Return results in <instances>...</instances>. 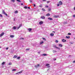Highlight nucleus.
I'll return each instance as SVG.
<instances>
[{
  "instance_id": "f257e3e1",
  "label": "nucleus",
  "mask_w": 75,
  "mask_h": 75,
  "mask_svg": "<svg viewBox=\"0 0 75 75\" xmlns=\"http://www.w3.org/2000/svg\"><path fill=\"white\" fill-rule=\"evenodd\" d=\"M45 66L47 67V68H50V64H46Z\"/></svg>"
},
{
  "instance_id": "f03ea898",
  "label": "nucleus",
  "mask_w": 75,
  "mask_h": 75,
  "mask_svg": "<svg viewBox=\"0 0 75 75\" xmlns=\"http://www.w3.org/2000/svg\"><path fill=\"white\" fill-rule=\"evenodd\" d=\"M59 4L60 5V6H61V5H62L63 4V3H62V2L61 1H60L59 2Z\"/></svg>"
},
{
  "instance_id": "7ed1b4c3",
  "label": "nucleus",
  "mask_w": 75,
  "mask_h": 75,
  "mask_svg": "<svg viewBox=\"0 0 75 75\" xmlns=\"http://www.w3.org/2000/svg\"><path fill=\"white\" fill-rule=\"evenodd\" d=\"M23 71H21L18 73H16V75H17V74H21V73H22V72H23Z\"/></svg>"
},
{
  "instance_id": "20e7f679",
  "label": "nucleus",
  "mask_w": 75,
  "mask_h": 75,
  "mask_svg": "<svg viewBox=\"0 0 75 75\" xmlns=\"http://www.w3.org/2000/svg\"><path fill=\"white\" fill-rule=\"evenodd\" d=\"M4 34V33H2L0 35V37H2Z\"/></svg>"
},
{
  "instance_id": "39448f33",
  "label": "nucleus",
  "mask_w": 75,
  "mask_h": 75,
  "mask_svg": "<svg viewBox=\"0 0 75 75\" xmlns=\"http://www.w3.org/2000/svg\"><path fill=\"white\" fill-rule=\"evenodd\" d=\"M54 18H58V17H59V16H57V15H54Z\"/></svg>"
},
{
  "instance_id": "423d86ee",
  "label": "nucleus",
  "mask_w": 75,
  "mask_h": 75,
  "mask_svg": "<svg viewBox=\"0 0 75 75\" xmlns=\"http://www.w3.org/2000/svg\"><path fill=\"white\" fill-rule=\"evenodd\" d=\"M11 38H14V35H10Z\"/></svg>"
},
{
  "instance_id": "0eeeda50",
  "label": "nucleus",
  "mask_w": 75,
  "mask_h": 75,
  "mask_svg": "<svg viewBox=\"0 0 75 75\" xmlns=\"http://www.w3.org/2000/svg\"><path fill=\"white\" fill-rule=\"evenodd\" d=\"M45 17L44 16H42L41 17V18H42V19H45Z\"/></svg>"
},
{
  "instance_id": "6e6552de",
  "label": "nucleus",
  "mask_w": 75,
  "mask_h": 75,
  "mask_svg": "<svg viewBox=\"0 0 75 75\" xmlns=\"http://www.w3.org/2000/svg\"><path fill=\"white\" fill-rule=\"evenodd\" d=\"M39 66H40V64H38L37 65L35 66V68H37L38 67H39Z\"/></svg>"
},
{
  "instance_id": "1a4fd4ad",
  "label": "nucleus",
  "mask_w": 75,
  "mask_h": 75,
  "mask_svg": "<svg viewBox=\"0 0 75 75\" xmlns=\"http://www.w3.org/2000/svg\"><path fill=\"white\" fill-rule=\"evenodd\" d=\"M43 23V22L42 21H40V22H39V24H42Z\"/></svg>"
},
{
  "instance_id": "9d476101",
  "label": "nucleus",
  "mask_w": 75,
  "mask_h": 75,
  "mask_svg": "<svg viewBox=\"0 0 75 75\" xmlns=\"http://www.w3.org/2000/svg\"><path fill=\"white\" fill-rule=\"evenodd\" d=\"M48 20H53V19L50 18H48Z\"/></svg>"
},
{
  "instance_id": "9b49d317",
  "label": "nucleus",
  "mask_w": 75,
  "mask_h": 75,
  "mask_svg": "<svg viewBox=\"0 0 75 75\" xmlns=\"http://www.w3.org/2000/svg\"><path fill=\"white\" fill-rule=\"evenodd\" d=\"M59 45L60 47H62V45L61 44H59Z\"/></svg>"
},
{
  "instance_id": "f8f14e48",
  "label": "nucleus",
  "mask_w": 75,
  "mask_h": 75,
  "mask_svg": "<svg viewBox=\"0 0 75 75\" xmlns=\"http://www.w3.org/2000/svg\"><path fill=\"white\" fill-rule=\"evenodd\" d=\"M54 34L53 33H51L50 34V36H52V37H53V36H54Z\"/></svg>"
},
{
  "instance_id": "ddd939ff",
  "label": "nucleus",
  "mask_w": 75,
  "mask_h": 75,
  "mask_svg": "<svg viewBox=\"0 0 75 75\" xmlns=\"http://www.w3.org/2000/svg\"><path fill=\"white\" fill-rule=\"evenodd\" d=\"M28 30L29 31V32H30V31H31V30H32V29L31 28H28Z\"/></svg>"
},
{
  "instance_id": "4468645a",
  "label": "nucleus",
  "mask_w": 75,
  "mask_h": 75,
  "mask_svg": "<svg viewBox=\"0 0 75 75\" xmlns=\"http://www.w3.org/2000/svg\"><path fill=\"white\" fill-rule=\"evenodd\" d=\"M62 42H66V40H65L64 39H63L62 40Z\"/></svg>"
},
{
  "instance_id": "2eb2a0df",
  "label": "nucleus",
  "mask_w": 75,
  "mask_h": 75,
  "mask_svg": "<svg viewBox=\"0 0 75 75\" xmlns=\"http://www.w3.org/2000/svg\"><path fill=\"white\" fill-rule=\"evenodd\" d=\"M14 13H15V14H17V13H18V11H15Z\"/></svg>"
},
{
  "instance_id": "dca6fc26",
  "label": "nucleus",
  "mask_w": 75,
  "mask_h": 75,
  "mask_svg": "<svg viewBox=\"0 0 75 75\" xmlns=\"http://www.w3.org/2000/svg\"><path fill=\"white\" fill-rule=\"evenodd\" d=\"M70 44H74V42H70Z\"/></svg>"
},
{
  "instance_id": "f3484780",
  "label": "nucleus",
  "mask_w": 75,
  "mask_h": 75,
  "mask_svg": "<svg viewBox=\"0 0 75 75\" xmlns=\"http://www.w3.org/2000/svg\"><path fill=\"white\" fill-rule=\"evenodd\" d=\"M43 42H43V41H41V42H40V45H41V44H43Z\"/></svg>"
},
{
  "instance_id": "a211bd4d",
  "label": "nucleus",
  "mask_w": 75,
  "mask_h": 75,
  "mask_svg": "<svg viewBox=\"0 0 75 75\" xmlns=\"http://www.w3.org/2000/svg\"><path fill=\"white\" fill-rule=\"evenodd\" d=\"M49 10H48L49 11H51V8H48Z\"/></svg>"
},
{
  "instance_id": "6ab92c4d",
  "label": "nucleus",
  "mask_w": 75,
  "mask_h": 75,
  "mask_svg": "<svg viewBox=\"0 0 75 75\" xmlns=\"http://www.w3.org/2000/svg\"><path fill=\"white\" fill-rule=\"evenodd\" d=\"M13 28L14 30H16L17 28H16V27L14 26L13 27Z\"/></svg>"
},
{
  "instance_id": "aec40b11",
  "label": "nucleus",
  "mask_w": 75,
  "mask_h": 75,
  "mask_svg": "<svg viewBox=\"0 0 75 75\" xmlns=\"http://www.w3.org/2000/svg\"><path fill=\"white\" fill-rule=\"evenodd\" d=\"M17 55H14V57H13V58H17Z\"/></svg>"
},
{
  "instance_id": "412c9836",
  "label": "nucleus",
  "mask_w": 75,
  "mask_h": 75,
  "mask_svg": "<svg viewBox=\"0 0 75 75\" xmlns=\"http://www.w3.org/2000/svg\"><path fill=\"white\" fill-rule=\"evenodd\" d=\"M47 16H50V14L49 13H47L46 14Z\"/></svg>"
},
{
  "instance_id": "4be33fe9",
  "label": "nucleus",
  "mask_w": 75,
  "mask_h": 75,
  "mask_svg": "<svg viewBox=\"0 0 75 75\" xmlns=\"http://www.w3.org/2000/svg\"><path fill=\"white\" fill-rule=\"evenodd\" d=\"M4 14L5 15H6V16H8V15H7V13H6L5 12L4 13Z\"/></svg>"
},
{
  "instance_id": "5701e85b",
  "label": "nucleus",
  "mask_w": 75,
  "mask_h": 75,
  "mask_svg": "<svg viewBox=\"0 0 75 75\" xmlns=\"http://www.w3.org/2000/svg\"><path fill=\"white\" fill-rule=\"evenodd\" d=\"M11 1H12L13 3L15 2V0H11Z\"/></svg>"
},
{
  "instance_id": "b1692460",
  "label": "nucleus",
  "mask_w": 75,
  "mask_h": 75,
  "mask_svg": "<svg viewBox=\"0 0 75 75\" xmlns=\"http://www.w3.org/2000/svg\"><path fill=\"white\" fill-rule=\"evenodd\" d=\"M42 10H43V11H45V8H42Z\"/></svg>"
},
{
  "instance_id": "393cba45",
  "label": "nucleus",
  "mask_w": 75,
  "mask_h": 75,
  "mask_svg": "<svg viewBox=\"0 0 75 75\" xmlns=\"http://www.w3.org/2000/svg\"><path fill=\"white\" fill-rule=\"evenodd\" d=\"M5 64V62H3L2 63V65H4Z\"/></svg>"
},
{
  "instance_id": "a878e982",
  "label": "nucleus",
  "mask_w": 75,
  "mask_h": 75,
  "mask_svg": "<svg viewBox=\"0 0 75 75\" xmlns=\"http://www.w3.org/2000/svg\"><path fill=\"white\" fill-rule=\"evenodd\" d=\"M53 52L54 53V52H57V51L55 50H54L53 51Z\"/></svg>"
},
{
  "instance_id": "bb28decb",
  "label": "nucleus",
  "mask_w": 75,
  "mask_h": 75,
  "mask_svg": "<svg viewBox=\"0 0 75 75\" xmlns=\"http://www.w3.org/2000/svg\"><path fill=\"white\" fill-rule=\"evenodd\" d=\"M42 55H43L44 56H46L47 55V54H42Z\"/></svg>"
},
{
  "instance_id": "cd10ccee",
  "label": "nucleus",
  "mask_w": 75,
  "mask_h": 75,
  "mask_svg": "<svg viewBox=\"0 0 75 75\" xmlns=\"http://www.w3.org/2000/svg\"><path fill=\"white\" fill-rule=\"evenodd\" d=\"M16 69H12V71H16Z\"/></svg>"
},
{
  "instance_id": "c85d7f7f",
  "label": "nucleus",
  "mask_w": 75,
  "mask_h": 75,
  "mask_svg": "<svg viewBox=\"0 0 75 75\" xmlns=\"http://www.w3.org/2000/svg\"><path fill=\"white\" fill-rule=\"evenodd\" d=\"M66 38H70V37H69V36H66Z\"/></svg>"
},
{
  "instance_id": "c756f323",
  "label": "nucleus",
  "mask_w": 75,
  "mask_h": 75,
  "mask_svg": "<svg viewBox=\"0 0 75 75\" xmlns=\"http://www.w3.org/2000/svg\"><path fill=\"white\" fill-rule=\"evenodd\" d=\"M17 59H20V57H18L17 58Z\"/></svg>"
},
{
  "instance_id": "7c9ffc66",
  "label": "nucleus",
  "mask_w": 75,
  "mask_h": 75,
  "mask_svg": "<svg viewBox=\"0 0 75 75\" xmlns=\"http://www.w3.org/2000/svg\"><path fill=\"white\" fill-rule=\"evenodd\" d=\"M17 1H18V2H21V1L19 0H16Z\"/></svg>"
},
{
  "instance_id": "2f4dec72",
  "label": "nucleus",
  "mask_w": 75,
  "mask_h": 75,
  "mask_svg": "<svg viewBox=\"0 0 75 75\" xmlns=\"http://www.w3.org/2000/svg\"><path fill=\"white\" fill-rule=\"evenodd\" d=\"M20 28L19 26L18 27L16 28V29L17 30H18Z\"/></svg>"
},
{
  "instance_id": "473e14b6",
  "label": "nucleus",
  "mask_w": 75,
  "mask_h": 75,
  "mask_svg": "<svg viewBox=\"0 0 75 75\" xmlns=\"http://www.w3.org/2000/svg\"><path fill=\"white\" fill-rule=\"evenodd\" d=\"M42 39H43V40H45V41H46V39H45V38H43Z\"/></svg>"
},
{
  "instance_id": "72a5a7b5",
  "label": "nucleus",
  "mask_w": 75,
  "mask_h": 75,
  "mask_svg": "<svg viewBox=\"0 0 75 75\" xmlns=\"http://www.w3.org/2000/svg\"><path fill=\"white\" fill-rule=\"evenodd\" d=\"M21 26H22V24H20V25H19V27L20 28V27H21Z\"/></svg>"
},
{
  "instance_id": "f704fd0d",
  "label": "nucleus",
  "mask_w": 75,
  "mask_h": 75,
  "mask_svg": "<svg viewBox=\"0 0 75 75\" xmlns=\"http://www.w3.org/2000/svg\"><path fill=\"white\" fill-rule=\"evenodd\" d=\"M55 42H56V43H58V41L57 40H56L55 41Z\"/></svg>"
},
{
  "instance_id": "c9c22d12",
  "label": "nucleus",
  "mask_w": 75,
  "mask_h": 75,
  "mask_svg": "<svg viewBox=\"0 0 75 75\" xmlns=\"http://www.w3.org/2000/svg\"><path fill=\"white\" fill-rule=\"evenodd\" d=\"M0 17H3V16H2V15L0 14Z\"/></svg>"
},
{
  "instance_id": "e433bc0d",
  "label": "nucleus",
  "mask_w": 75,
  "mask_h": 75,
  "mask_svg": "<svg viewBox=\"0 0 75 75\" xmlns=\"http://www.w3.org/2000/svg\"><path fill=\"white\" fill-rule=\"evenodd\" d=\"M63 24H67V22H64L63 23Z\"/></svg>"
},
{
  "instance_id": "4c0bfd02",
  "label": "nucleus",
  "mask_w": 75,
  "mask_h": 75,
  "mask_svg": "<svg viewBox=\"0 0 75 75\" xmlns=\"http://www.w3.org/2000/svg\"><path fill=\"white\" fill-rule=\"evenodd\" d=\"M26 51H29L30 50V49H26Z\"/></svg>"
},
{
  "instance_id": "58836bf2",
  "label": "nucleus",
  "mask_w": 75,
  "mask_h": 75,
  "mask_svg": "<svg viewBox=\"0 0 75 75\" xmlns=\"http://www.w3.org/2000/svg\"><path fill=\"white\" fill-rule=\"evenodd\" d=\"M45 7H46V8H48V6H47V5H46L45 6Z\"/></svg>"
},
{
  "instance_id": "ea45409f",
  "label": "nucleus",
  "mask_w": 75,
  "mask_h": 75,
  "mask_svg": "<svg viewBox=\"0 0 75 75\" xmlns=\"http://www.w3.org/2000/svg\"><path fill=\"white\" fill-rule=\"evenodd\" d=\"M12 64V63L11 62L9 63L8 64V65H11Z\"/></svg>"
},
{
  "instance_id": "a19ab883",
  "label": "nucleus",
  "mask_w": 75,
  "mask_h": 75,
  "mask_svg": "<svg viewBox=\"0 0 75 75\" xmlns=\"http://www.w3.org/2000/svg\"><path fill=\"white\" fill-rule=\"evenodd\" d=\"M40 7H42V5H40Z\"/></svg>"
},
{
  "instance_id": "79ce46f5",
  "label": "nucleus",
  "mask_w": 75,
  "mask_h": 75,
  "mask_svg": "<svg viewBox=\"0 0 75 75\" xmlns=\"http://www.w3.org/2000/svg\"><path fill=\"white\" fill-rule=\"evenodd\" d=\"M59 5H60L59 4H57V6L58 7L59 6Z\"/></svg>"
},
{
  "instance_id": "37998d69",
  "label": "nucleus",
  "mask_w": 75,
  "mask_h": 75,
  "mask_svg": "<svg viewBox=\"0 0 75 75\" xmlns=\"http://www.w3.org/2000/svg\"><path fill=\"white\" fill-rule=\"evenodd\" d=\"M68 35H71V34L70 33H68Z\"/></svg>"
},
{
  "instance_id": "c03bdc74",
  "label": "nucleus",
  "mask_w": 75,
  "mask_h": 75,
  "mask_svg": "<svg viewBox=\"0 0 75 75\" xmlns=\"http://www.w3.org/2000/svg\"><path fill=\"white\" fill-rule=\"evenodd\" d=\"M30 3H32V0H30Z\"/></svg>"
},
{
  "instance_id": "a18cd8bd",
  "label": "nucleus",
  "mask_w": 75,
  "mask_h": 75,
  "mask_svg": "<svg viewBox=\"0 0 75 75\" xmlns=\"http://www.w3.org/2000/svg\"><path fill=\"white\" fill-rule=\"evenodd\" d=\"M24 8H25L27 9V6H25L24 7Z\"/></svg>"
},
{
  "instance_id": "49530a36",
  "label": "nucleus",
  "mask_w": 75,
  "mask_h": 75,
  "mask_svg": "<svg viewBox=\"0 0 75 75\" xmlns=\"http://www.w3.org/2000/svg\"><path fill=\"white\" fill-rule=\"evenodd\" d=\"M4 14L5 13V11H3L2 12Z\"/></svg>"
},
{
  "instance_id": "de8ad7c7",
  "label": "nucleus",
  "mask_w": 75,
  "mask_h": 75,
  "mask_svg": "<svg viewBox=\"0 0 75 75\" xmlns=\"http://www.w3.org/2000/svg\"><path fill=\"white\" fill-rule=\"evenodd\" d=\"M56 48H57V49H58L59 50H60V48L59 47H56Z\"/></svg>"
},
{
  "instance_id": "09e8293b",
  "label": "nucleus",
  "mask_w": 75,
  "mask_h": 75,
  "mask_svg": "<svg viewBox=\"0 0 75 75\" xmlns=\"http://www.w3.org/2000/svg\"><path fill=\"white\" fill-rule=\"evenodd\" d=\"M40 52H38V53L39 54H40Z\"/></svg>"
},
{
  "instance_id": "8fccbe9b",
  "label": "nucleus",
  "mask_w": 75,
  "mask_h": 75,
  "mask_svg": "<svg viewBox=\"0 0 75 75\" xmlns=\"http://www.w3.org/2000/svg\"><path fill=\"white\" fill-rule=\"evenodd\" d=\"M8 47H7L6 48V49L7 50H8Z\"/></svg>"
},
{
  "instance_id": "3c124183",
  "label": "nucleus",
  "mask_w": 75,
  "mask_h": 75,
  "mask_svg": "<svg viewBox=\"0 0 75 75\" xmlns=\"http://www.w3.org/2000/svg\"><path fill=\"white\" fill-rule=\"evenodd\" d=\"M43 1H46L47 0H43Z\"/></svg>"
},
{
  "instance_id": "603ef678",
  "label": "nucleus",
  "mask_w": 75,
  "mask_h": 75,
  "mask_svg": "<svg viewBox=\"0 0 75 75\" xmlns=\"http://www.w3.org/2000/svg\"><path fill=\"white\" fill-rule=\"evenodd\" d=\"M21 40L22 39V40H24V38H21L20 39Z\"/></svg>"
},
{
  "instance_id": "864d4df0",
  "label": "nucleus",
  "mask_w": 75,
  "mask_h": 75,
  "mask_svg": "<svg viewBox=\"0 0 75 75\" xmlns=\"http://www.w3.org/2000/svg\"><path fill=\"white\" fill-rule=\"evenodd\" d=\"M54 59V61H56V59L54 58V59Z\"/></svg>"
},
{
  "instance_id": "5fc2aeb1",
  "label": "nucleus",
  "mask_w": 75,
  "mask_h": 75,
  "mask_svg": "<svg viewBox=\"0 0 75 75\" xmlns=\"http://www.w3.org/2000/svg\"><path fill=\"white\" fill-rule=\"evenodd\" d=\"M33 6H34V7H35V4H33Z\"/></svg>"
},
{
  "instance_id": "6e6d98bb",
  "label": "nucleus",
  "mask_w": 75,
  "mask_h": 75,
  "mask_svg": "<svg viewBox=\"0 0 75 75\" xmlns=\"http://www.w3.org/2000/svg\"><path fill=\"white\" fill-rule=\"evenodd\" d=\"M73 17H74V18H75V15H73Z\"/></svg>"
},
{
  "instance_id": "4d7b16f0",
  "label": "nucleus",
  "mask_w": 75,
  "mask_h": 75,
  "mask_svg": "<svg viewBox=\"0 0 75 75\" xmlns=\"http://www.w3.org/2000/svg\"><path fill=\"white\" fill-rule=\"evenodd\" d=\"M73 63H75V60L73 61Z\"/></svg>"
},
{
  "instance_id": "13d9d810",
  "label": "nucleus",
  "mask_w": 75,
  "mask_h": 75,
  "mask_svg": "<svg viewBox=\"0 0 75 75\" xmlns=\"http://www.w3.org/2000/svg\"><path fill=\"white\" fill-rule=\"evenodd\" d=\"M28 9H30V7H28Z\"/></svg>"
},
{
  "instance_id": "bf43d9fd",
  "label": "nucleus",
  "mask_w": 75,
  "mask_h": 75,
  "mask_svg": "<svg viewBox=\"0 0 75 75\" xmlns=\"http://www.w3.org/2000/svg\"><path fill=\"white\" fill-rule=\"evenodd\" d=\"M52 33H55V31H52Z\"/></svg>"
},
{
  "instance_id": "052dcab7",
  "label": "nucleus",
  "mask_w": 75,
  "mask_h": 75,
  "mask_svg": "<svg viewBox=\"0 0 75 75\" xmlns=\"http://www.w3.org/2000/svg\"><path fill=\"white\" fill-rule=\"evenodd\" d=\"M74 9L75 10V6L74 7Z\"/></svg>"
},
{
  "instance_id": "680f3d73",
  "label": "nucleus",
  "mask_w": 75,
  "mask_h": 75,
  "mask_svg": "<svg viewBox=\"0 0 75 75\" xmlns=\"http://www.w3.org/2000/svg\"><path fill=\"white\" fill-rule=\"evenodd\" d=\"M47 3H50V1H47Z\"/></svg>"
},
{
  "instance_id": "e2e57ef3",
  "label": "nucleus",
  "mask_w": 75,
  "mask_h": 75,
  "mask_svg": "<svg viewBox=\"0 0 75 75\" xmlns=\"http://www.w3.org/2000/svg\"><path fill=\"white\" fill-rule=\"evenodd\" d=\"M21 5H23V3H21Z\"/></svg>"
},
{
  "instance_id": "0e129e2a",
  "label": "nucleus",
  "mask_w": 75,
  "mask_h": 75,
  "mask_svg": "<svg viewBox=\"0 0 75 75\" xmlns=\"http://www.w3.org/2000/svg\"><path fill=\"white\" fill-rule=\"evenodd\" d=\"M14 21H15V19H14Z\"/></svg>"
},
{
  "instance_id": "69168bd1",
  "label": "nucleus",
  "mask_w": 75,
  "mask_h": 75,
  "mask_svg": "<svg viewBox=\"0 0 75 75\" xmlns=\"http://www.w3.org/2000/svg\"><path fill=\"white\" fill-rule=\"evenodd\" d=\"M48 70H49V69H48L47 71H48Z\"/></svg>"
},
{
  "instance_id": "338daca9",
  "label": "nucleus",
  "mask_w": 75,
  "mask_h": 75,
  "mask_svg": "<svg viewBox=\"0 0 75 75\" xmlns=\"http://www.w3.org/2000/svg\"><path fill=\"white\" fill-rule=\"evenodd\" d=\"M74 39H75V38H74Z\"/></svg>"
},
{
  "instance_id": "774afa93",
  "label": "nucleus",
  "mask_w": 75,
  "mask_h": 75,
  "mask_svg": "<svg viewBox=\"0 0 75 75\" xmlns=\"http://www.w3.org/2000/svg\"><path fill=\"white\" fill-rule=\"evenodd\" d=\"M0 48H1V47H0Z\"/></svg>"
}]
</instances>
